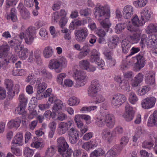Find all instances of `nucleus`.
I'll return each mask as SVG.
<instances>
[{"label": "nucleus", "mask_w": 157, "mask_h": 157, "mask_svg": "<svg viewBox=\"0 0 157 157\" xmlns=\"http://www.w3.org/2000/svg\"><path fill=\"white\" fill-rule=\"evenodd\" d=\"M95 18L99 21L101 25L108 32L111 25L109 18L110 16V10L108 7L98 5L94 9Z\"/></svg>", "instance_id": "f257e3e1"}, {"label": "nucleus", "mask_w": 157, "mask_h": 157, "mask_svg": "<svg viewBox=\"0 0 157 157\" xmlns=\"http://www.w3.org/2000/svg\"><path fill=\"white\" fill-rule=\"evenodd\" d=\"M67 61L66 59L62 57L58 59H51L49 61L48 67L51 69H54L56 72H61L63 68L66 67Z\"/></svg>", "instance_id": "f03ea898"}, {"label": "nucleus", "mask_w": 157, "mask_h": 157, "mask_svg": "<svg viewBox=\"0 0 157 157\" xmlns=\"http://www.w3.org/2000/svg\"><path fill=\"white\" fill-rule=\"evenodd\" d=\"M157 44L156 38L154 35H150L147 37L146 35H143L140 42V45L142 48H144L146 45L147 48H154Z\"/></svg>", "instance_id": "7ed1b4c3"}, {"label": "nucleus", "mask_w": 157, "mask_h": 157, "mask_svg": "<svg viewBox=\"0 0 157 157\" xmlns=\"http://www.w3.org/2000/svg\"><path fill=\"white\" fill-rule=\"evenodd\" d=\"M5 84L7 89L8 97L10 99H12L15 96V93L18 94L19 92V86L16 84L13 86L12 81L8 79L5 80Z\"/></svg>", "instance_id": "20e7f679"}, {"label": "nucleus", "mask_w": 157, "mask_h": 157, "mask_svg": "<svg viewBox=\"0 0 157 157\" xmlns=\"http://www.w3.org/2000/svg\"><path fill=\"white\" fill-rule=\"evenodd\" d=\"M73 76L76 81L75 85L76 87H79L84 85V81L86 77L85 72L82 71L76 70Z\"/></svg>", "instance_id": "39448f33"}, {"label": "nucleus", "mask_w": 157, "mask_h": 157, "mask_svg": "<svg viewBox=\"0 0 157 157\" xmlns=\"http://www.w3.org/2000/svg\"><path fill=\"white\" fill-rule=\"evenodd\" d=\"M36 37V31L34 28L29 27L25 31V41L26 44L31 45Z\"/></svg>", "instance_id": "423d86ee"}, {"label": "nucleus", "mask_w": 157, "mask_h": 157, "mask_svg": "<svg viewBox=\"0 0 157 157\" xmlns=\"http://www.w3.org/2000/svg\"><path fill=\"white\" fill-rule=\"evenodd\" d=\"M99 81L96 79L92 81L90 86L88 89V94L91 97H94L97 95L99 90Z\"/></svg>", "instance_id": "0eeeda50"}, {"label": "nucleus", "mask_w": 157, "mask_h": 157, "mask_svg": "<svg viewBox=\"0 0 157 157\" xmlns=\"http://www.w3.org/2000/svg\"><path fill=\"white\" fill-rule=\"evenodd\" d=\"M57 142L58 151L59 153H65L66 151L70 149L68 148L69 145L64 137L61 136L58 138Z\"/></svg>", "instance_id": "6e6552de"}, {"label": "nucleus", "mask_w": 157, "mask_h": 157, "mask_svg": "<svg viewBox=\"0 0 157 157\" xmlns=\"http://www.w3.org/2000/svg\"><path fill=\"white\" fill-rule=\"evenodd\" d=\"M126 99L124 95L117 94L114 95L112 98L111 104L112 106L119 107L125 102Z\"/></svg>", "instance_id": "1a4fd4ad"}, {"label": "nucleus", "mask_w": 157, "mask_h": 157, "mask_svg": "<svg viewBox=\"0 0 157 157\" xmlns=\"http://www.w3.org/2000/svg\"><path fill=\"white\" fill-rule=\"evenodd\" d=\"M88 34V30L86 28L80 29L75 33L76 39L79 42H83L85 41Z\"/></svg>", "instance_id": "9d476101"}, {"label": "nucleus", "mask_w": 157, "mask_h": 157, "mask_svg": "<svg viewBox=\"0 0 157 157\" xmlns=\"http://www.w3.org/2000/svg\"><path fill=\"white\" fill-rule=\"evenodd\" d=\"M156 101V99L154 97H148L142 100L141 105L145 109H149L154 106Z\"/></svg>", "instance_id": "9b49d317"}, {"label": "nucleus", "mask_w": 157, "mask_h": 157, "mask_svg": "<svg viewBox=\"0 0 157 157\" xmlns=\"http://www.w3.org/2000/svg\"><path fill=\"white\" fill-rule=\"evenodd\" d=\"M125 113L123 115L125 120L128 122L130 121L133 118L135 111L132 107L127 103H126L125 106Z\"/></svg>", "instance_id": "f8f14e48"}, {"label": "nucleus", "mask_w": 157, "mask_h": 157, "mask_svg": "<svg viewBox=\"0 0 157 157\" xmlns=\"http://www.w3.org/2000/svg\"><path fill=\"white\" fill-rule=\"evenodd\" d=\"M14 50L17 52L20 58L25 59L27 57L28 49L22 45H17L14 48Z\"/></svg>", "instance_id": "ddd939ff"}, {"label": "nucleus", "mask_w": 157, "mask_h": 157, "mask_svg": "<svg viewBox=\"0 0 157 157\" xmlns=\"http://www.w3.org/2000/svg\"><path fill=\"white\" fill-rule=\"evenodd\" d=\"M72 124L70 121L60 122L58 124V133L61 135L65 134L70 128Z\"/></svg>", "instance_id": "4468645a"}, {"label": "nucleus", "mask_w": 157, "mask_h": 157, "mask_svg": "<svg viewBox=\"0 0 157 157\" xmlns=\"http://www.w3.org/2000/svg\"><path fill=\"white\" fill-rule=\"evenodd\" d=\"M144 52H141L136 56L137 62L136 63V69L140 70L144 67L145 63V58L144 56Z\"/></svg>", "instance_id": "2eb2a0df"}, {"label": "nucleus", "mask_w": 157, "mask_h": 157, "mask_svg": "<svg viewBox=\"0 0 157 157\" xmlns=\"http://www.w3.org/2000/svg\"><path fill=\"white\" fill-rule=\"evenodd\" d=\"M70 142L72 144H75L79 139L78 132L75 128H72L68 132Z\"/></svg>", "instance_id": "dca6fc26"}, {"label": "nucleus", "mask_w": 157, "mask_h": 157, "mask_svg": "<svg viewBox=\"0 0 157 157\" xmlns=\"http://www.w3.org/2000/svg\"><path fill=\"white\" fill-rule=\"evenodd\" d=\"M134 10L130 5H127L124 7L122 11L123 16L126 20L130 19L133 14Z\"/></svg>", "instance_id": "f3484780"}, {"label": "nucleus", "mask_w": 157, "mask_h": 157, "mask_svg": "<svg viewBox=\"0 0 157 157\" xmlns=\"http://www.w3.org/2000/svg\"><path fill=\"white\" fill-rule=\"evenodd\" d=\"M104 120L107 127L113 128L115 124V120L114 116L111 114H107L105 115Z\"/></svg>", "instance_id": "a211bd4d"}, {"label": "nucleus", "mask_w": 157, "mask_h": 157, "mask_svg": "<svg viewBox=\"0 0 157 157\" xmlns=\"http://www.w3.org/2000/svg\"><path fill=\"white\" fill-rule=\"evenodd\" d=\"M147 125L150 127H157V111L155 110L149 117Z\"/></svg>", "instance_id": "6ab92c4d"}, {"label": "nucleus", "mask_w": 157, "mask_h": 157, "mask_svg": "<svg viewBox=\"0 0 157 157\" xmlns=\"http://www.w3.org/2000/svg\"><path fill=\"white\" fill-rule=\"evenodd\" d=\"M152 13L151 11L145 8L140 12L141 19L144 21H149L151 19Z\"/></svg>", "instance_id": "aec40b11"}, {"label": "nucleus", "mask_w": 157, "mask_h": 157, "mask_svg": "<svg viewBox=\"0 0 157 157\" xmlns=\"http://www.w3.org/2000/svg\"><path fill=\"white\" fill-rule=\"evenodd\" d=\"M47 85L45 82H42V83L37 85V87L36 98L40 100L42 97L41 93L43 92L46 89Z\"/></svg>", "instance_id": "412c9836"}, {"label": "nucleus", "mask_w": 157, "mask_h": 157, "mask_svg": "<svg viewBox=\"0 0 157 157\" xmlns=\"http://www.w3.org/2000/svg\"><path fill=\"white\" fill-rule=\"evenodd\" d=\"M144 75L141 73H139L132 81V86L133 87H136L142 82L143 80Z\"/></svg>", "instance_id": "4be33fe9"}, {"label": "nucleus", "mask_w": 157, "mask_h": 157, "mask_svg": "<svg viewBox=\"0 0 157 157\" xmlns=\"http://www.w3.org/2000/svg\"><path fill=\"white\" fill-rule=\"evenodd\" d=\"M132 44L128 40L125 39L122 41L121 46L122 52L127 54L131 49Z\"/></svg>", "instance_id": "5701e85b"}, {"label": "nucleus", "mask_w": 157, "mask_h": 157, "mask_svg": "<svg viewBox=\"0 0 157 157\" xmlns=\"http://www.w3.org/2000/svg\"><path fill=\"white\" fill-rule=\"evenodd\" d=\"M21 123L20 119L17 117L14 119H12L8 123L7 125L9 128H17L20 125Z\"/></svg>", "instance_id": "b1692460"}, {"label": "nucleus", "mask_w": 157, "mask_h": 157, "mask_svg": "<svg viewBox=\"0 0 157 157\" xmlns=\"http://www.w3.org/2000/svg\"><path fill=\"white\" fill-rule=\"evenodd\" d=\"M13 143L19 145H22L23 143V133L21 132L17 133L13 140Z\"/></svg>", "instance_id": "393cba45"}, {"label": "nucleus", "mask_w": 157, "mask_h": 157, "mask_svg": "<svg viewBox=\"0 0 157 157\" xmlns=\"http://www.w3.org/2000/svg\"><path fill=\"white\" fill-rule=\"evenodd\" d=\"M132 22L133 26L136 27H140L142 26L144 24V22L141 19L140 20L138 16L135 15L132 19Z\"/></svg>", "instance_id": "a878e982"}, {"label": "nucleus", "mask_w": 157, "mask_h": 157, "mask_svg": "<svg viewBox=\"0 0 157 157\" xmlns=\"http://www.w3.org/2000/svg\"><path fill=\"white\" fill-rule=\"evenodd\" d=\"M53 51L52 48L49 46L45 47L43 52L44 57L46 59L51 57L53 54Z\"/></svg>", "instance_id": "bb28decb"}, {"label": "nucleus", "mask_w": 157, "mask_h": 157, "mask_svg": "<svg viewBox=\"0 0 157 157\" xmlns=\"http://www.w3.org/2000/svg\"><path fill=\"white\" fill-rule=\"evenodd\" d=\"M153 138L154 136L151 137L149 140L144 142L142 145V147L144 148L149 149L153 147L154 142Z\"/></svg>", "instance_id": "cd10ccee"}, {"label": "nucleus", "mask_w": 157, "mask_h": 157, "mask_svg": "<svg viewBox=\"0 0 157 157\" xmlns=\"http://www.w3.org/2000/svg\"><path fill=\"white\" fill-rule=\"evenodd\" d=\"M10 48L8 45L0 46V56L4 57L6 56L9 52Z\"/></svg>", "instance_id": "c85d7f7f"}, {"label": "nucleus", "mask_w": 157, "mask_h": 157, "mask_svg": "<svg viewBox=\"0 0 157 157\" xmlns=\"http://www.w3.org/2000/svg\"><path fill=\"white\" fill-rule=\"evenodd\" d=\"M145 81L147 84L150 85L154 84L155 82V75L153 74L148 75L145 77Z\"/></svg>", "instance_id": "c756f323"}, {"label": "nucleus", "mask_w": 157, "mask_h": 157, "mask_svg": "<svg viewBox=\"0 0 157 157\" xmlns=\"http://www.w3.org/2000/svg\"><path fill=\"white\" fill-rule=\"evenodd\" d=\"M105 55L106 59L109 60L110 63H110V66H114L116 63V61L112 57L113 52H106L105 53Z\"/></svg>", "instance_id": "7c9ffc66"}, {"label": "nucleus", "mask_w": 157, "mask_h": 157, "mask_svg": "<svg viewBox=\"0 0 157 157\" xmlns=\"http://www.w3.org/2000/svg\"><path fill=\"white\" fill-rule=\"evenodd\" d=\"M120 87L123 90L129 92L130 91L129 84L128 81L126 80H123L119 84Z\"/></svg>", "instance_id": "2f4dec72"}, {"label": "nucleus", "mask_w": 157, "mask_h": 157, "mask_svg": "<svg viewBox=\"0 0 157 157\" xmlns=\"http://www.w3.org/2000/svg\"><path fill=\"white\" fill-rule=\"evenodd\" d=\"M56 151V150L55 146L51 145L47 148L45 152L46 156L47 157H52L55 154Z\"/></svg>", "instance_id": "473e14b6"}, {"label": "nucleus", "mask_w": 157, "mask_h": 157, "mask_svg": "<svg viewBox=\"0 0 157 157\" xmlns=\"http://www.w3.org/2000/svg\"><path fill=\"white\" fill-rule=\"evenodd\" d=\"M17 11L14 8H12L10 10V14L7 16V18L8 19H11L13 22H15L17 20L16 16Z\"/></svg>", "instance_id": "72a5a7b5"}, {"label": "nucleus", "mask_w": 157, "mask_h": 157, "mask_svg": "<svg viewBox=\"0 0 157 157\" xmlns=\"http://www.w3.org/2000/svg\"><path fill=\"white\" fill-rule=\"evenodd\" d=\"M26 105H20L18 107H17L15 110L16 113L19 114H22L23 115H25L26 113V112L25 110V109Z\"/></svg>", "instance_id": "f704fd0d"}, {"label": "nucleus", "mask_w": 157, "mask_h": 157, "mask_svg": "<svg viewBox=\"0 0 157 157\" xmlns=\"http://www.w3.org/2000/svg\"><path fill=\"white\" fill-rule=\"evenodd\" d=\"M63 106L62 101L59 100H55L54 102V104L53 107L54 112H56L61 109Z\"/></svg>", "instance_id": "c9c22d12"}, {"label": "nucleus", "mask_w": 157, "mask_h": 157, "mask_svg": "<svg viewBox=\"0 0 157 157\" xmlns=\"http://www.w3.org/2000/svg\"><path fill=\"white\" fill-rule=\"evenodd\" d=\"M150 86L148 85L143 86L141 89L138 90L137 94L140 95H144L147 93L150 90Z\"/></svg>", "instance_id": "e433bc0d"}, {"label": "nucleus", "mask_w": 157, "mask_h": 157, "mask_svg": "<svg viewBox=\"0 0 157 157\" xmlns=\"http://www.w3.org/2000/svg\"><path fill=\"white\" fill-rule=\"evenodd\" d=\"M116 17L119 21L122 22L123 24H125L127 22H130V21H126V18L122 16L121 12L119 10H117L116 12Z\"/></svg>", "instance_id": "4c0bfd02"}, {"label": "nucleus", "mask_w": 157, "mask_h": 157, "mask_svg": "<svg viewBox=\"0 0 157 157\" xmlns=\"http://www.w3.org/2000/svg\"><path fill=\"white\" fill-rule=\"evenodd\" d=\"M138 100V98L135 93L132 92L129 93V101L131 103L134 104Z\"/></svg>", "instance_id": "58836bf2"}, {"label": "nucleus", "mask_w": 157, "mask_h": 157, "mask_svg": "<svg viewBox=\"0 0 157 157\" xmlns=\"http://www.w3.org/2000/svg\"><path fill=\"white\" fill-rule=\"evenodd\" d=\"M147 32L150 34L152 32H157V26L152 24H150L146 29Z\"/></svg>", "instance_id": "ea45409f"}, {"label": "nucleus", "mask_w": 157, "mask_h": 157, "mask_svg": "<svg viewBox=\"0 0 157 157\" xmlns=\"http://www.w3.org/2000/svg\"><path fill=\"white\" fill-rule=\"evenodd\" d=\"M79 103V101L76 97L73 96L69 98L68 101V104L70 106L77 105Z\"/></svg>", "instance_id": "a19ab883"}, {"label": "nucleus", "mask_w": 157, "mask_h": 157, "mask_svg": "<svg viewBox=\"0 0 157 157\" xmlns=\"http://www.w3.org/2000/svg\"><path fill=\"white\" fill-rule=\"evenodd\" d=\"M77 117L79 118L81 120H84L87 124H89L90 122V117L88 115L85 114H77L76 115Z\"/></svg>", "instance_id": "79ce46f5"}, {"label": "nucleus", "mask_w": 157, "mask_h": 157, "mask_svg": "<svg viewBox=\"0 0 157 157\" xmlns=\"http://www.w3.org/2000/svg\"><path fill=\"white\" fill-rule=\"evenodd\" d=\"M99 57V53L95 49H93L91 52V57L90 61L91 62L93 63L94 59Z\"/></svg>", "instance_id": "37998d69"}, {"label": "nucleus", "mask_w": 157, "mask_h": 157, "mask_svg": "<svg viewBox=\"0 0 157 157\" xmlns=\"http://www.w3.org/2000/svg\"><path fill=\"white\" fill-rule=\"evenodd\" d=\"M18 100L20 102V105H27V98L24 94H20Z\"/></svg>", "instance_id": "c03bdc74"}, {"label": "nucleus", "mask_w": 157, "mask_h": 157, "mask_svg": "<svg viewBox=\"0 0 157 157\" xmlns=\"http://www.w3.org/2000/svg\"><path fill=\"white\" fill-rule=\"evenodd\" d=\"M24 155L26 157H31L33 154L34 151L33 150L30 149L29 147H26L24 151Z\"/></svg>", "instance_id": "a18cd8bd"}, {"label": "nucleus", "mask_w": 157, "mask_h": 157, "mask_svg": "<svg viewBox=\"0 0 157 157\" xmlns=\"http://www.w3.org/2000/svg\"><path fill=\"white\" fill-rule=\"evenodd\" d=\"M79 66L82 69L86 70L89 66L90 63L87 60H82L79 63Z\"/></svg>", "instance_id": "49530a36"}, {"label": "nucleus", "mask_w": 157, "mask_h": 157, "mask_svg": "<svg viewBox=\"0 0 157 157\" xmlns=\"http://www.w3.org/2000/svg\"><path fill=\"white\" fill-rule=\"evenodd\" d=\"M105 151L102 149L99 148L94 150L91 152V154L94 155V156L98 157V156H101L105 154Z\"/></svg>", "instance_id": "de8ad7c7"}, {"label": "nucleus", "mask_w": 157, "mask_h": 157, "mask_svg": "<svg viewBox=\"0 0 157 157\" xmlns=\"http://www.w3.org/2000/svg\"><path fill=\"white\" fill-rule=\"evenodd\" d=\"M130 39L132 44L137 43L140 40V35L139 34L135 33L130 36Z\"/></svg>", "instance_id": "09e8293b"}, {"label": "nucleus", "mask_w": 157, "mask_h": 157, "mask_svg": "<svg viewBox=\"0 0 157 157\" xmlns=\"http://www.w3.org/2000/svg\"><path fill=\"white\" fill-rule=\"evenodd\" d=\"M61 31L63 33H65L64 38L66 40H69L71 39V33L68 29L64 28L61 30Z\"/></svg>", "instance_id": "8fccbe9b"}, {"label": "nucleus", "mask_w": 157, "mask_h": 157, "mask_svg": "<svg viewBox=\"0 0 157 157\" xmlns=\"http://www.w3.org/2000/svg\"><path fill=\"white\" fill-rule=\"evenodd\" d=\"M73 152L72 150L71 149H70L67 151L65 153H59L60 154L57 156L56 157H71Z\"/></svg>", "instance_id": "3c124183"}, {"label": "nucleus", "mask_w": 157, "mask_h": 157, "mask_svg": "<svg viewBox=\"0 0 157 157\" xmlns=\"http://www.w3.org/2000/svg\"><path fill=\"white\" fill-rule=\"evenodd\" d=\"M94 62H95L98 65L97 67L99 68L103 67L105 64L103 60L101 59L99 57L95 59Z\"/></svg>", "instance_id": "603ef678"}, {"label": "nucleus", "mask_w": 157, "mask_h": 157, "mask_svg": "<svg viewBox=\"0 0 157 157\" xmlns=\"http://www.w3.org/2000/svg\"><path fill=\"white\" fill-rule=\"evenodd\" d=\"M74 120L78 127L79 128H82L83 127V124L81 120L75 115V117Z\"/></svg>", "instance_id": "864d4df0"}, {"label": "nucleus", "mask_w": 157, "mask_h": 157, "mask_svg": "<svg viewBox=\"0 0 157 157\" xmlns=\"http://www.w3.org/2000/svg\"><path fill=\"white\" fill-rule=\"evenodd\" d=\"M98 107L97 106H85L82 108L80 109V111L84 113L85 111L90 112L91 110H94L96 109Z\"/></svg>", "instance_id": "5fc2aeb1"}, {"label": "nucleus", "mask_w": 157, "mask_h": 157, "mask_svg": "<svg viewBox=\"0 0 157 157\" xmlns=\"http://www.w3.org/2000/svg\"><path fill=\"white\" fill-rule=\"evenodd\" d=\"M90 13V10L88 8L81 9L80 10L79 12L80 15L82 16H89Z\"/></svg>", "instance_id": "6e6d98bb"}, {"label": "nucleus", "mask_w": 157, "mask_h": 157, "mask_svg": "<svg viewBox=\"0 0 157 157\" xmlns=\"http://www.w3.org/2000/svg\"><path fill=\"white\" fill-rule=\"evenodd\" d=\"M22 17L24 19H26L29 17V13L26 9H23L22 10L20 11Z\"/></svg>", "instance_id": "4d7b16f0"}, {"label": "nucleus", "mask_w": 157, "mask_h": 157, "mask_svg": "<svg viewBox=\"0 0 157 157\" xmlns=\"http://www.w3.org/2000/svg\"><path fill=\"white\" fill-rule=\"evenodd\" d=\"M36 139L35 137L33 139V142L31 144V147L36 148H38L41 144V143L38 141V140H36Z\"/></svg>", "instance_id": "13d9d810"}, {"label": "nucleus", "mask_w": 157, "mask_h": 157, "mask_svg": "<svg viewBox=\"0 0 157 157\" xmlns=\"http://www.w3.org/2000/svg\"><path fill=\"white\" fill-rule=\"evenodd\" d=\"M123 147V146L121 145V144L120 145H116L111 150H112L115 152H116V155H117L120 151H121Z\"/></svg>", "instance_id": "bf43d9fd"}, {"label": "nucleus", "mask_w": 157, "mask_h": 157, "mask_svg": "<svg viewBox=\"0 0 157 157\" xmlns=\"http://www.w3.org/2000/svg\"><path fill=\"white\" fill-rule=\"evenodd\" d=\"M59 12L56 11L54 12L52 16V20L55 23H57L59 17Z\"/></svg>", "instance_id": "052dcab7"}, {"label": "nucleus", "mask_w": 157, "mask_h": 157, "mask_svg": "<svg viewBox=\"0 0 157 157\" xmlns=\"http://www.w3.org/2000/svg\"><path fill=\"white\" fill-rule=\"evenodd\" d=\"M52 92V90L51 88H48L47 89L46 91L44 93H41L42 95V98H41L40 100L43 98H47L49 97L51 94H52L51 93Z\"/></svg>", "instance_id": "680f3d73"}, {"label": "nucleus", "mask_w": 157, "mask_h": 157, "mask_svg": "<svg viewBox=\"0 0 157 157\" xmlns=\"http://www.w3.org/2000/svg\"><path fill=\"white\" fill-rule=\"evenodd\" d=\"M3 57L0 56V64L1 66L6 67L10 63L9 60L5 58H3Z\"/></svg>", "instance_id": "e2e57ef3"}, {"label": "nucleus", "mask_w": 157, "mask_h": 157, "mask_svg": "<svg viewBox=\"0 0 157 157\" xmlns=\"http://www.w3.org/2000/svg\"><path fill=\"white\" fill-rule=\"evenodd\" d=\"M122 23L118 24L115 26V29L116 30V32L118 33L124 30V26L122 22Z\"/></svg>", "instance_id": "0e129e2a"}, {"label": "nucleus", "mask_w": 157, "mask_h": 157, "mask_svg": "<svg viewBox=\"0 0 157 157\" xmlns=\"http://www.w3.org/2000/svg\"><path fill=\"white\" fill-rule=\"evenodd\" d=\"M61 2L60 1H56L54 2L52 6V9L53 10H57L60 8L61 5Z\"/></svg>", "instance_id": "69168bd1"}, {"label": "nucleus", "mask_w": 157, "mask_h": 157, "mask_svg": "<svg viewBox=\"0 0 157 157\" xmlns=\"http://www.w3.org/2000/svg\"><path fill=\"white\" fill-rule=\"evenodd\" d=\"M129 141V138L126 136H124L122 137L120 140V144L123 146H124L128 143Z\"/></svg>", "instance_id": "338daca9"}, {"label": "nucleus", "mask_w": 157, "mask_h": 157, "mask_svg": "<svg viewBox=\"0 0 157 157\" xmlns=\"http://www.w3.org/2000/svg\"><path fill=\"white\" fill-rule=\"evenodd\" d=\"M116 152H115L112 150L108 151L105 154L104 157H116Z\"/></svg>", "instance_id": "774afa93"}]
</instances>
